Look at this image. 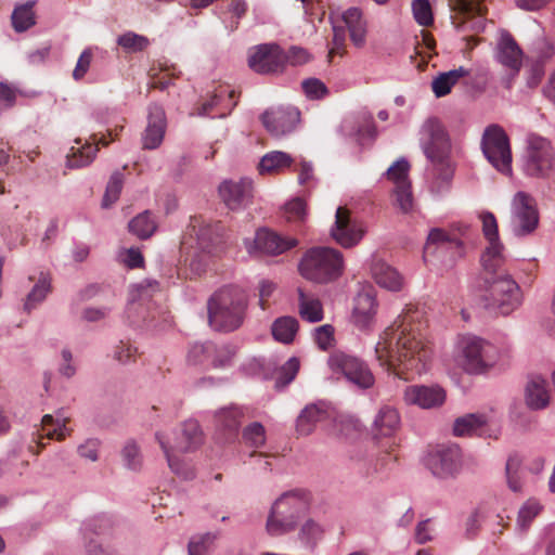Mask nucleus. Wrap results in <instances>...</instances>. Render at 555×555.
<instances>
[{
  "instance_id": "obj_1",
  "label": "nucleus",
  "mask_w": 555,
  "mask_h": 555,
  "mask_svg": "<svg viewBox=\"0 0 555 555\" xmlns=\"http://www.w3.org/2000/svg\"><path fill=\"white\" fill-rule=\"evenodd\" d=\"M425 311L408 305L379 335L375 357L389 374L403 380L426 372L433 356Z\"/></svg>"
},
{
  "instance_id": "obj_2",
  "label": "nucleus",
  "mask_w": 555,
  "mask_h": 555,
  "mask_svg": "<svg viewBox=\"0 0 555 555\" xmlns=\"http://www.w3.org/2000/svg\"><path fill=\"white\" fill-rule=\"evenodd\" d=\"M421 145L430 162L436 188L449 183L453 177L450 159L451 144L443 125L437 118L427 119L421 130Z\"/></svg>"
},
{
  "instance_id": "obj_3",
  "label": "nucleus",
  "mask_w": 555,
  "mask_h": 555,
  "mask_svg": "<svg viewBox=\"0 0 555 555\" xmlns=\"http://www.w3.org/2000/svg\"><path fill=\"white\" fill-rule=\"evenodd\" d=\"M247 309V296L238 286H224L217 291L208 301V320L217 331L232 332L244 322Z\"/></svg>"
},
{
  "instance_id": "obj_4",
  "label": "nucleus",
  "mask_w": 555,
  "mask_h": 555,
  "mask_svg": "<svg viewBox=\"0 0 555 555\" xmlns=\"http://www.w3.org/2000/svg\"><path fill=\"white\" fill-rule=\"evenodd\" d=\"M310 494L302 489L283 493L273 503L267 520V531L272 537L295 530L297 521L309 508Z\"/></svg>"
},
{
  "instance_id": "obj_5",
  "label": "nucleus",
  "mask_w": 555,
  "mask_h": 555,
  "mask_svg": "<svg viewBox=\"0 0 555 555\" xmlns=\"http://www.w3.org/2000/svg\"><path fill=\"white\" fill-rule=\"evenodd\" d=\"M344 259L339 250L332 247L308 249L299 263L300 274L317 283H327L343 274Z\"/></svg>"
},
{
  "instance_id": "obj_6",
  "label": "nucleus",
  "mask_w": 555,
  "mask_h": 555,
  "mask_svg": "<svg viewBox=\"0 0 555 555\" xmlns=\"http://www.w3.org/2000/svg\"><path fill=\"white\" fill-rule=\"evenodd\" d=\"M155 436L170 469L177 475L186 477L178 454L193 451L202 444L203 437L198 423L193 420L183 423L179 431L175 433L173 444H170V439L160 433H156Z\"/></svg>"
},
{
  "instance_id": "obj_7",
  "label": "nucleus",
  "mask_w": 555,
  "mask_h": 555,
  "mask_svg": "<svg viewBox=\"0 0 555 555\" xmlns=\"http://www.w3.org/2000/svg\"><path fill=\"white\" fill-rule=\"evenodd\" d=\"M483 294L485 307L502 315H508L522 304V292L518 283L508 274L487 280Z\"/></svg>"
},
{
  "instance_id": "obj_8",
  "label": "nucleus",
  "mask_w": 555,
  "mask_h": 555,
  "mask_svg": "<svg viewBox=\"0 0 555 555\" xmlns=\"http://www.w3.org/2000/svg\"><path fill=\"white\" fill-rule=\"evenodd\" d=\"M524 171L532 178L547 179L555 171V149L552 141L531 132L526 138Z\"/></svg>"
},
{
  "instance_id": "obj_9",
  "label": "nucleus",
  "mask_w": 555,
  "mask_h": 555,
  "mask_svg": "<svg viewBox=\"0 0 555 555\" xmlns=\"http://www.w3.org/2000/svg\"><path fill=\"white\" fill-rule=\"evenodd\" d=\"M481 150L487 160L501 173L512 172V151L509 139L498 125L488 126L482 134Z\"/></svg>"
},
{
  "instance_id": "obj_10",
  "label": "nucleus",
  "mask_w": 555,
  "mask_h": 555,
  "mask_svg": "<svg viewBox=\"0 0 555 555\" xmlns=\"http://www.w3.org/2000/svg\"><path fill=\"white\" fill-rule=\"evenodd\" d=\"M327 364L333 373L343 374L360 388L365 389L374 385L375 378L371 370L356 357L343 351H335L330 354Z\"/></svg>"
},
{
  "instance_id": "obj_11",
  "label": "nucleus",
  "mask_w": 555,
  "mask_h": 555,
  "mask_svg": "<svg viewBox=\"0 0 555 555\" xmlns=\"http://www.w3.org/2000/svg\"><path fill=\"white\" fill-rule=\"evenodd\" d=\"M539 224V212L534 198L525 193L517 192L512 201L511 225L516 236L531 234Z\"/></svg>"
},
{
  "instance_id": "obj_12",
  "label": "nucleus",
  "mask_w": 555,
  "mask_h": 555,
  "mask_svg": "<svg viewBox=\"0 0 555 555\" xmlns=\"http://www.w3.org/2000/svg\"><path fill=\"white\" fill-rule=\"evenodd\" d=\"M235 105V91L227 85H219L194 106L191 115L223 118L231 113Z\"/></svg>"
},
{
  "instance_id": "obj_13",
  "label": "nucleus",
  "mask_w": 555,
  "mask_h": 555,
  "mask_svg": "<svg viewBox=\"0 0 555 555\" xmlns=\"http://www.w3.org/2000/svg\"><path fill=\"white\" fill-rule=\"evenodd\" d=\"M482 232L489 245L481 256V263L487 272L498 273L504 263L503 245L499 240V228L495 216L490 211L480 214Z\"/></svg>"
},
{
  "instance_id": "obj_14",
  "label": "nucleus",
  "mask_w": 555,
  "mask_h": 555,
  "mask_svg": "<svg viewBox=\"0 0 555 555\" xmlns=\"http://www.w3.org/2000/svg\"><path fill=\"white\" fill-rule=\"evenodd\" d=\"M426 466L438 478L454 477L462 466L461 449L457 446H437L428 452Z\"/></svg>"
},
{
  "instance_id": "obj_15",
  "label": "nucleus",
  "mask_w": 555,
  "mask_h": 555,
  "mask_svg": "<svg viewBox=\"0 0 555 555\" xmlns=\"http://www.w3.org/2000/svg\"><path fill=\"white\" fill-rule=\"evenodd\" d=\"M249 67L262 75L282 73L286 65L285 52L276 43H262L250 49Z\"/></svg>"
},
{
  "instance_id": "obj_16",
  "label": "nucleus",
  "mask_w": 555,
  "mask_h": 555,
  "mask_svg": "<svg viewBox=\"0 0 555 555\" xmlns=\"http://www.w3.org/2000/svg\"><path fill=\"white\" fill-rule=\"evenodd\" d=\"M410 164L401 158L387 170V178L395 184L396 203L403 212L412 209L413 197L409 179Z\"/></svg>"
},
{
  "instance_id": "obj_17",
  "label": "nucleus",
  "mask_w": 555,
  "mask_h": 555,
  "mask_svg": "<svg viewBox=\"0 0 555 555\" xmlns=\"http://www.w3.org/2000/svg\"><path fill=\"white\" fill-rule=\"evenodd\" d=\"M493 347L479 337H468L464 341V367L469 373H482L492 365L491 352Z\"/></svg>"
},
{
  "instance_id": "obj_18",
  "label": "nucleus",
  "mask_w": 555,
  "mask_h": 555,
  "mask_svg": "<svg viewBox=\"0 0 555 555\" xmlns=\"http://www.w3.org/2000/svg\"><path fill=\"white\" fill-rule=\"evenodd\" d=\"M364 234L361 224L350 218V211L345 207H338L335 215V223L331 230L332 237L345 248L357 245Z\"/></svg>"
},
{
  "instance_id": "obj_19",
  "label": "nucleus",
  "mask_w": 555,
  "mask_h": 555,
  "mask_svg": "<svg viewBox=\"0 0 555 555\" xmlns=\"http://www.w3.org/2000/svg\"><path fill=\"white\" fill-rule=\"evenodd\" d=\"M246 249L250 255H279L297 245L295 238H284L269 230H259L253 242H246Z\"/></svg>"
},
{
  "instance_id": "obj_20",
  "label": "nucleus",
  "mask_w": 555,
  "mask_h": 555,
  "mask_svg": "<svg viewBox=\"0 0 555 555\" xmlns=\"http://www.w3.org/2000/svg\"><path fill=\"white\" fill-rule=\"evenodd\" d=\"M446 391L437 385H411L403 391V401L408 405L421 409H434L443 404Z\"/></svg>"
},
{
  "instance_id": "obj_21",
  "label": "nucleus",
  "mask_w": 555,
  "mask_h": 555,
  "mask_svg": "<svg viewBox=\"0 0 555 555\" xmlns=\"http://www.w3.org/2000/svg\"><path fill=\"white\" fill-rule=\"evenodd\" d=\"M219 195L230 209L245 208L251 203L253 181L247 178L224 181L219 186Z\"/></svg>"
},
{
  "instance_id": "obj_22",
  "label": "nucleus",
  "mask_w": 555,
  "mask_h": 555,
  "mask_svg": "<svg viewBox=\"0 0 555 555\" xmlns=\"http://www.w3.org/2000/svg\"><path fill=\"white\" fill-rule=\"evenodd\" d=\"M167 128V119L164 108L157 104L149 106L147 125L142 133V147L155 150L163 143Z\"/></svg>"
},
{
  "instance_id": "obj_23",
  "label": "nucleus",
  "mask_w": 555,
  "mask_h": 555,
  "mask_svg": "<svg viewBox=\"0 0 555 555\" xmlns=\"http://www.w3.org/2000/svg\"><path fill=\"white\" fill-rule=\"evenodd\" d=\"M298 118L299 112L295 108L269 109L261 116L264 128L276 138L293 131Z\"/></svg>"
},
{
  "instance_id": "obj_24",
  "label": "nucleus",
  "mask_w": 555,
  "mask_h": 555,
  "mask_svg": "<svg viewBox=\"0 0 555 555\" xmlns=\"http://www.w3.org/2000/svg\"><path fill=\"white\" fill-rule=\"evenodd\" d=\"M68 422L69 418L61 414H57L56 417L51 414L43 415L41 420V429L38 430V439L36 440L38 448L36 454L44 448V443L42 442L43 438L63 441L67 436H69L72 429L67 427Z\"/></svg>"
},
{
  "instance_id": "obj_25",
  "label": "nucleus",
  "mask_w": 555,
  "mask_h": 555,
  "mask_svg": "<svg viewBox=\"0 0 555 555\" xmlns=\"http://www.w3.org/2000/svg\"><path fill=\"white\" fill-rule=\"evenodd\" d=\"M376 309L375 295L369 289L360 292L354 298L352 312L354 325L360 330H369L374 323Z\"/></svg>"
},
{
  "instance_id": "obj_26",
  "label": "nucleus",
  "mask_w": 555,
  "mask_h": 555,
  "mask_svg": "<svg viewBox=\"0 0 555 555\" xmlns=\"http://www.w3.org/2000/svg\"><path fill=\"white\" fill-rule=\"evenodd\" d=\"M452 251L461 256L462 243L456 237H451L447 232L441 229H433L427 237L424 247V260L427 261L429 257L435 256L437 253L443 254Z\"/></svg>"
},
{
  "instance_id": "obj_27",
  "label": "nucleus",
  "mask_w": 555,
  "mask_h": 555,
  "mask_svg": "<svg viewBox=\"0 0 555 555\" xmlns=\"http://www.w3.org/2000/svg\"><path fill=\"white\" fill-rule=\"evenodd\" d=\"M91 139L92 142L86 141L85 143L80 139L75 141L76 145L72 146L67 154V166L69 168H81L90 165L99 151L98 144L101 143L104 146L108 144L104 138L96 141L95 134L91 135Z\"/></svg>"
},
{
  "instance_id": "obj_28",
  "label": "nucleus",
  "mask_w": 555,
  "mask_h": 555,
  "mask_svg": "<svg viewBox=\"0 0 555 555\" xmlns=\"http://www.w3.org/2000/svg\"><path fill=\"white\" fill-rule=\"evenodd\" d=\"M551 399L546 379L540 375L531 376L525 387V402L531 410L545 409Z\"/></svg>"
},
{
  "instance_id": "obj_29",
  "label": "nucleus",
  "mask_w": 555,
  "mask_h": 555,
  "mask_svg": "<svg viewBox=\"0 0 555 555\" xmlns=\"http://www.w3.org/2000/svg\"><path fill=\"white\" fill-rule=\"evenodd\" d=\"M340 21L348 28L352 43L361 48L365 44L367 23L359 8H349L340 15Z\"/></svg>"
},
{
  "instance_id": "obj_30",
  "label": "nucleus",
  "mask_w": 555,
  "mask_h": 555,
  "mask_svg": "<svg viewBox=\"0 0 555 555\" xmlns=\"http://www.w3.org/2000/svg\"><path fill=\"white\" fill-rule=\"evenodd\" d=\"M498 60L499 62L518 72L522 64V51L518 47L515 39L508 33H503L498 44Z\"/></svg>"
},
{
  "instance_id": "obj_31",
  "label": "nucleus",
  "mask_w": 555,
  "mask_h": 555,
  "mask_svg": "<svg viewBox=\"0 0 555 555\" xmlns=\"http://www.w3.org/2000/svg\"><path fill=\"white\" fill-rule=\"evenodd\" d=\"M449 5L452 12L455 13L452 23L456 28L465 24L467 18L480 17L487 12L485 0H449Z\"/></svg>"
},
{
  "instance_id": "obj_32",
  "label": "nucleus",
  "mask_w": 555,
  "mask_h": 555,
  "mask_svg": "<svg viewBox=\"0 0 555 555\" xmlns=\"http://www.w3.org/2000/svg\"><path fill=\"white\" fill-rule=\"evenodd\" d=\"M328 416V410L324 404L307 405L297 418V433L302 436L310 435L314 430L317 424L326 421Z\"/></svg>"
},
{
  "instance_id": "obj_33",
  "label": "nucleus",
  "mask_w": 555,
  "mask_h": 555,
  "mask_svg": "<svg viewBox=\"0 0 555 555\" xmlns=\"http://www.w3.org/2000/svg\"><path fill=\"white\" fill-rule=\"evenodd\" d=\"M372 274L375 282L388 291L398 292L403 286V276L388 263L376 261L372 267Z\"/></svg>"
},
{
  "instance_id": "obj_34",
  "label": "nucleus",
  "mask_w": 555,
  "mask_h": 555,
  "mask_svg": "<svg viewBox=\"0 0 555 555\" xmlns=\"http://www.w3.org/2000/svg\"><path fill=\"white\" fill-rule=\"evenodd\" d=\"M400 425L398 411L389 405L382 406L374 421V436L391 437Z\"/></svg>"
},
{
  "instance_id": "obj_35",
  "label": "nucleus",
  "mask_w": 555,
  "mask_h": 555,
  "mask_svg": "<svg viewBox=\"0 0 555 555\" xmlns=\"http://www.w3.org/2000/svg\"><path fill=\"white\" fill-rule=\"evenodd\" d=\"M294 163L295 158L289 154L281 151H272L262 156L258 168L261 175L279 173L289 168Z\"/></svg>"
},
{
  "instance_id": "obj_36",
  "label": "nucleus",
  "mask_w": 555,
  "mask_h": 555,
  "mask_svg": "<svg viewBox=\"0 0 555 555\" xmlns=\"http://www.w3.org/2000/svg\"><path fill=\"white\" fill-rule=\"evenodd\" d=\"M469 72L464 67H459L449 72L439 74L431 81V90L437 98H442L449 94L453 86L463 77L467 76Z\"/></svg>"
},
{
  "instance_id": "obj_37",
  "label": "nucleus",
  "mask_w": 555,
  "mask_h": 555,
  "mask_svg": "<svg viewBox=\"0 0 555 555\" xmlns=\"http://www.w3.org/2000/svg\"><path fill=\"white\" fill-rule=\"evenodd\" d=\"M242 415V411L236 406L222 409L216 414L217 425L224 431L225 440L236 437Z\"/></svg>"
},
{
  "instance_id": "obj_38",
  "label": "nucleus",
  "mask_w": 555,
  "mask_h": 555,
  "mask_svg": "<svg viewBox=\"0 0 555 555\" xmlns=\"http://www.w3.org/2000/svg\"><path fill=\"white\" fill-rule=\"evenodd\" d=\"M486 423L482 414H467L455 420L453 434L457 437L480 435Z\"/></svg>"
},
{
  "instance_id": "obj_39",
  "label": "nucleus",
  "mask_w": 555,
  "mask_h": 555,
  "mask_svg": "<svg viewBox=\"0 0 555 555\" xmlns=\"http://www.w3.org/2000/svg\"><path fill=\"white\" fill-rule=\"evenodd\" d=\"M271 331L275 340L289 344L298 331V321L293 317L279 318L273 322Z\"/></svg>"
},
{
  "instance_id": "obj_40",
  "label": "nucleus",
  "mask_w": 555,
  "mask_h": 555,
  "mask_svg": "<svg viewBox=\"0 0 555 555\" xmlns=\"http://www.w3.org/2000/svg\"><path fill=\"white\" fill-rule=\"evenodd\" d=\"M299 293V314L300 317L309 322H319L323 319L322 304L317 298L307 296L302 289Z\"/></svg>"
},
{
  "instance_id": "obj_41",
  "label": "nucleus",
  "mask_w": 555,
  "mask_h": 555,
  "mask_svg": "<svg viewBox=\"0 0 555 555\" xmlns=\"http://www.w3.org/2000/svg\"><path fill=\"white\" fill-rule=\"evenodd\" d=\"M129 231L139 238H149L156 230V222L149 211L134 217L128 224Z\"/></svg>"
},
{
  "instance_id": "obj_42",
  "label": "nucleus",
  "mask_w": 555,
  "mask_h": 555,
  "mask_svg": "<svg viewBox=\"0 0 555 555\" xmlns=\"http://www.w3.org/2000/svg\"><path fill=\"white\" fill-rule=\"evenodd\" d=\"M542 505L534 499L527 500L519 508L517 517V528L520 531H527L534 518L541 513Z\"/></svg>"
},
{
  "instance_id": "obj_43",
  "label": "nucleus",
  "mask_w": 555,
  "mask_h": 555,
  "mask_svg": "<svg viewBox=\"0 0 555 555\" xmlns=\"http://www.w3.org/2000/svg\"><path fill=\"white\" fill-rule=\"evenodd\" d=\"M160 291L159 283L156 281H143L135 286L137 296L135 299L130 304L128 311L129 313L138 312L141 305Z\"/></svg>"
},
{
  "instance_id": "obj_44",
  "label": "nucleus",
  "mask_w": 555,
  "mask_h": 555,
  "mask_svg": "<svg viewBox=\"0 0 555 555\" xmlns=\"http://www.w3.org/2000/svg\"><path fill=\"white\" fill-rule=\"evenodd\" d=\"M117 43L125 52L137 53L144 51L149 47L150 40L145 36L127 31L118 37Z\"/></svg>"
},
{
  "instance_id": "obj_45",
  "label": "nucleus",
  "mask_w": 555,
  "mask_h": 555,
  "mask_svg": "<svg viewBox=\"0 0 555 555\" xmlns=\"http://www.w3.org/2000/svg\"><path fill=\"white\" fill-rule=\"evenodd\" d=\"M50 278L48 274L41 273L38 282L28 294L24 308L30 311L37 304L41 302L50 292Z\"/></svg>"
},
{
  "instance_id": "obj_46",
  "label": "nucleus",
  "mask_w": 555,
  "mask_h": 555,
  "mask_svg": "<svg viewBox=\"0 0 555 555\" xmlns=\"http://www.w3.org/2000/svg\"><path fill=\"white\" fill-rule=\"evenodd\" d=\"M521 460L518 455H511L507 459L505 472L508 488L514 492H520L522 481L520 477Z\"/></svg>"
},
{
  "instance_id": "obj_47",
  "label": "nucleus",
  "mask_w": 555,
  "mask_h": 555,
  "mask_svg": "<svg viewBox=\"0 0 555 555\" xmlns=\"http://www.w3.org/2000/svg\"><path fill=\"white\" fill-rule=\"evenodd\" d=\"M12 24L16 31H25L35 24L31 4L16 8L12 14Z\"/></svg>"
},
{
  "instance_id": "obj_48",
  "label": "nucleus",
  "mask_w": 555,
  "mask_h": 555,
  "mask_svg": "<svg viewBox=\"0 0 555 555\" xmlns=\"http://www.w3.org/2000/svg\"><path fill=\"white\" fill-rule=\"evenodd\" d=\"M214 343H196L194 344L188 354V359L193 364L211 363L214 352Z\"/></svg>"
},
{
  "instance_id": "obj_49",
  "label": "nucleus",
  "mask_w": 555,
  "mask_h": 555,
  "mask_svg": "<svg viewBox=\"0 0 555 555\" xmlns=\"http://www.w3.org/2000/svg\"><path fill=\"white\" fill-rule=\"evenodd\" d=\"M332 24H333V39H332V46L328 51V59L332 61L334 55L343 56L345 53L346 48V31L345 27L337 24V21L334 20L333 16H331Z\"/></svg>"
},
{
  "instance_id": "obj_50",
  "label": "nucleus",
  "mask_w": 555,
  "mask_h": 555,
  "mask_svg": "<svg viewBox=\"0 0 555 555\" xmlns=\"http://www.w3.org/2000/svg\"><path fill=\"white\" fill-rule=\"evenodd\" d=\"M122 189V175L120 172H114L107 183L105 194L103 196L102 206L104 208L113 205L120 195Z\"/></svg>"
},
{
  "instance_id": "obj_51",
  "label": "nucleus",
  "mask_w": 555,
  "mask_h": 555,
  "mask_svg": "<svg viewBox=\"0 0 555 555\" xmlns=\"http://www.w3.org/2000/svg\"><path fill=\"white\" fill-rule=\"evenodd\" d=\"M323 532L324 530L320 524L313 519H308L300 528L299 538L306 544L314 545L322 539Z\"/></svg>"
},
{
  "instance_id": "obj_52",
  "label": "nucleus",
  "mask_w": 555,
  "mask_h": 555,
  "mask_svg": "<svg viewBox=\"0 0 555 555\" xmlns=\"http://www.w3.org/2000/svg\"><path fill=\"white\" fill-rule=\"evenodd\" d=\"M214 352L211 357V365L216 369L225 367L230 365L236 350L231 345L217 346L214 344Z\"/></svg>"
},
{
  "instance_id": "obj_53",
  "label": "nucleus",
  "mask_w": 555,
  "mask_h": 555,
  "mask_svg": "<svg viewBox=\"0 0 555 555\" xmlns=\"http://www.w3.org/2000/svg\"><path fill=\"white\" fill-rule=\"evenodd\" d=\"M244 441L254 448H259L266 442V430L260 423H253L243 431Z\"/></svg>"
},
{
  "instance_id": "obj_54",
  "label": "nucleus",
  "mask_w": 555,
  "mask_h": 555,
  "mask_svg": "<svg viewBox=\"0 0 555 555\" xmlns=\"http://www.w3.org/2000/svg\"><path fill=\"white\" fill-rule=\"evenodd\" d=\"M412 10L415 21L422 26H429L434 22L429 0H414Z\"/></svg>"
},
{
  "instance_id": "obj_55",
  "label": "nucleus",
  "mask_w": 555,
  "mask_h": 555,
  "mask_svg": "<svg viewBox=\"0 0 555 555\" xmlns=\"http://www.w3.org/2000/svg\"><path fill=\"white\" fill-rule=\"evenodd\" d=\"M299 360L295 357L291 358L279 371V377L276 384L279 386H286L297 375L299 371Z\"/></svg>"
},
{
  "instance_id": "obj_56",
  "label": "nucleus",
  "mask_w": 555,
  "mask_h": 555,
  "mask_svg": "<svg viewBox=\"0 0 555 555\" xmlns=\"http://www.w3.org/2000/svg\"><path fill=\"white\" fill-rule=\"evenodd\" d=\"M284 215L288 221H302L306 217V203L301 198L288 202L284 207Z\"/></svg>"
},
{
  "instance_id": "obj_57",
  "label": "nucleus",
  "mask_w": 555,
  "mask_h": 555,
  "mask_svg": "<svg viewBox=\"0 0 555 555\" xmlns=\"http://www.w3.org/2000/svg\"><path fill=\"white\" fill-rule=\"evenodd\" d=\"M314 341L322 350H327L334 343V327L330 324L319 326L314 330Z\"/></svg>"
},
{
  "instance_id": "obj_58",
  "label": "nucleus",
  "mask_w": 555,
  "mask_h": 555,
  "mask_svg": "<svg viewBox=\"0 0 555 555\" xmlns=\"http://www.w3.org/2000/svg\"><path fill=\"white\" fill-rule=\"evenodd\" d=\"M122 459L130 469H138L141 466V455L139 447L133 441H128L122 449Z\"/></svg>"
},
{
  "instance_id": "obj_59",
  "label": "nucleus",
  "mask_w": 555,
  "mask_h": 555,
  "mask_svg": "<svg viewBox=\"0 0 555 555\" xmlns=\"http://www.w3.org/2000/svg\"><path fill=\"white\" fill-rule=\"evenodd\" d=\"M93 60V53L91 49H86L79 55L76 66L73 70V78L76 81L81 80L88 73L91 62Z\"/></svg>"
},
{
  "instance_id": "obj_60",
  "label": "nucleus",
  "mask_w": 555,
  "mask_h": 555,
  "mask_svg": "<svg viewBox=\"0 0 555 555\" xmlns=\"http://www.w3.org/2000/svg\"><path fill=\"white\" fill-rule=\"evenodd\" d=\"M214 537L209 533L193 537L189 542V555H206Z\"/></svg>"
},
{
  "instance_id": "obj_61",
  "label": "nucleus",
  "mask_w": 555,
  "mask_h": 555,
  "mask_svg": "<svg viewBox=\"0 0 555 555\" xmlns=\"http://www.w3.org/2000/svg\"><path fill=\"white\" fill-rule=\"evenodd\" d=\"M305 94L312 100L321 99L327 93L326 86L317 78H310L302 81Z\"/></svg>"
},
{
  "instance_id": "obj_62",
  "label": "nucleus",
  "mask_w": 555,
  "mask_h": 555,
  "mask_svg": "<svg viewBox=\"0 0 555 555\" xmlns=\"http://www.w3.org/2000/svg\"><path fill=\"white\" fill-rule=\"evenodd\" d=\"M119 258L130 269L141 268L144 263V258L139 248L130 247L124 249L119 254Z\"/></svg>"
},
{
  "instance_id": "obj_63",
  "label": "nucleus",
  "mask_w": 555,
  "mask_h": 555,
  "mask_svg": "<svg viewBox=\"0 0 555 555\" xmlns=\"http://www.w3.org/2000/svg\"><path fill=\"white\" fill-rule=\"evenodd\" d=\"M100 441L98 439H88L78 446L77 452L80 457L95 462L99 459Z\"/></svg>"
},
{
  "instance_id": "obj_64",
  "label": "nucleus",
  "mask_w": 555,
  "mask_h": 555,
  "mask_svg": "<svg viewBox=\"0 0 555 555\" xmlns=\"http://www.w3.org/2000/svg\"><path fill=\"white\" fill-rule=\"evenodd\" d=\"M135 353V347H133L130 343L121 340L120 344L116 347L115 359L120 363H126L134 359Z\"/></svg>"
}]
</instances>
